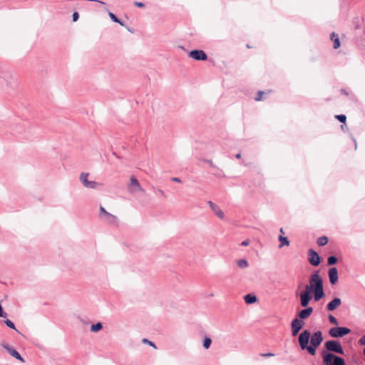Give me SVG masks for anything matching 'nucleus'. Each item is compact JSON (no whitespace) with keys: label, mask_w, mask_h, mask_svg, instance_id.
<instances>
[{"label":"nucleus","mask_w":365,"mask_h":365,"mask_svg":"<svg viewBox=\"0 0 365 365\" xmlns=\"http://www.w3.org/2000/svg\"><path fill=\"white\" fill-rule=\"evenodd\" d=\"M340 91H341V93L342 94H344V95H345V96H348V95H349L348 92H347V91H346V89H344V88H341V89L340 90Z\"/></svg>","instance_id":"nucleus-39"},{"label":"nucleus","mask_w":365,"mask_h":365,"mask_svg":"<svg viewBox=\"0 0 365 365\" xmlns=\"http://www.w3.org/2000/svg\"><path fill=\"white\" fill-rule=\"evenodd\" d=\"M171 180L176 182H181V180L177 177H173L171 178Z\"/></svg>","instance_id":"nucleus-38"},{"label":"nucleus","mask_w":365,"mask_h":365,"mask_svg":"<svg viewBox=\"0 0 365 365\" xmlns=\"http://www.w3.org/2000/svg\"><path fill=\"white\" fill-rule=\"evenodd\" d=\"M309 283L304 286V289L299 294L300 304L302 307L309 305L314 298L319 302L325 297L324 281L320 274V270H314L309 277Z\"/></svg>","instance_id":"nucleus-1"},{"label":"nucleus","mask_w":365,"mask_h":365,"mask_svg":"<svg viewBox=\"0 0 365 365\" xmlns=\"http://www.w3.org/2000/svg\"><path fill=\"white\" fill-rule=\"evenodd\" d=\"M133 4L138 8H143L145 6L144 3L139 1H134Z\"/></svg>","instance_id":"nucleus-34"},{"label":"nucleus","mask_w":365,"mask_h":365,"mask_svg":"<svg viewBox=\"0 0 365 365\" xmlns=\"http://www.w3.org/2000/svg\"><path fill=\"white\" fill-rule=\"evenodd\" d=\"M322 341L323 336L322 331H317L314 332L310 337V344L308 353L310 355H315L317 349L322 344Z\"/></svg>","instance_id":"nucleus-3"},{"label":"nucleus","mask_w":365,"mask_h":365,"mask_svg":"<svg viewBox=\"0 0 365 365\" xmlns=\"http://www.w3.org/2000/svg\"><path fill=\"white\" fill-rule=\"evenodd\" d=\"M212 343V340L209 337H205L203 340L202 346L205 349H207L210 348Z\"/></svg>","instance_id":"nucleus-27"},{"label":"nucleus","mask_w":365,"mask_h":365,"mask_svg":"<svg viewBox=\"0 0 365 365\" xmlns=\"http://www.w3.org/2000/svg\"><path fill=\"white\" fill-rule=\"evenodd\" d=\"M236 158L237 159H240L241 158V154L240 153H237L236 155H235Z\"/></svg>","instance_id":"nucleus-44"},{"label":"nucleus","mask_w":365,"mask_h":365,"mask_svg":"<svg viewBox=\"0 0 365 365\" xmlns=\"http://www.w3.org/2000/svg\"><path fill=\"white\" fill-rule=\"evenodd\" d=\"M103 328V324L102 323H101L100 322H98V323L96 324H93L91 326V331L92 332H94V333H96L98 331H99L100 330H101Z\"/></svg>","instance_id":"nucleus-20"},{"label":"nucleus","mask_w":365,"mask_h":365,"mask_svg":"<svg viewBox=\"0 0 365 365\" xmlns=\"http://www.w3.org/2000/svg\"><path fill=\"white\" fill-rule=\"evenodd\" d=\"M239 267L242 269L247 268L248 267V262L245 259H239L237 262Z\"/></svg>","instance_id":"nucleus-24"},{"label":"nucleus","mask_w":365,"mask_h":365,"mask_svg":"<svg viewBox=\"0 0 365 365\" xmlns=\"http://www.w3.org/2000/svg\"><path fill=\"white\" fill-rule=\"evenodd\" d=\"M205 162L207 163L210 166H213V163H212V160H206Z\"/></svg>","instance_id":"nucleus-42"},{"label":"nucleus","mask_w":365,"mask_h":365,"mask_svg":"<svg viewBox=\"0 0 365 365\" xmlns=\"http://www.w3.org/2000/svg\"><path fill=\"white\" fill-rule=\"evenodd\" d=\"M279 241L280 242V245L279 246V248L282 247L283 246H289V241L287 237L279 235Z\"/></svg>","instance_id":"nucleus-19"},{"label":"nucleus","mask_w":365,"mask_h":365,"mask_svg":"<svg viewBox=\"0 0 365 365\" xmlns=\"http://www.w3.org/2000/svg\"><path fill=\"white\" fill-rule=\"evenodd\" d=\"M331 40L333 41V43H334L333 48L334 49H337L340 47L341 43H340L339 36L336 34H335L334 32H333L331 34Z\"/></svg>","instance_id":"nucleus-17"},{"label":"nucleus","mask_w":365,"mask_h":365,"mask_svg":"<svg viewBox=\"0 0 365 365\" xmlns=\"http://www.w3.org/2000/svg\"><path fill=\"white\" fill-rule=\"evenodd\" d=\"M250 245V240H245L244 241H242L240 244L241 246H247Z\"/></svg>","instance_id":"nucleus-37"},{"label":"nucleus","mask_w":365,"mask_h":365,"mask_svg":"<svg viewBox=\"0 0 365 365\" xmlns=\"http://www.w3.org/2000/svg\"><path fill=\"white\" fill-rule=\"evenodd\" d=\"M344 365H346V363L344 362Z\"/></svg>","instance_id":"nucleus-47"},{"label":"nucleus","mask_w":365,"mask_h":365,"mask_svg":"<svg viewBox=\"0 0 365 365\" xmlns=\"http://www.w3.org/2000/svg\"><path fill=\"white\" fill-rule=\"evenodd\" d=\"M244 299L247 304H252L257 301V297L255 294L250 293L244 297Z\"/></svg>","instance_id":"nucleus-16"},{"label":"nucleus","mask_w":365,"mask_h":365,"mask_svg":"<svg viewBox=\"0 0 365 365\" xmlns=\"http://www.w3.org/2000/svg\"><path fill=\"white\" fill-rule=\"evenodd\" d=\"M2 346L9 353L11 356L21 362H24V358L21 356V354L12 346L9 345L8 344H3Z\"/></svg>","instance_id":"nucleus-11"},{"label":"nucleus","mask_w":365,"mask_h":365,"mask_svg":"<svg viewBox=\"0 0 365 365\" xmlns=\"http://www.w3.org/2000/svg\"><path fill=\"white\" fill-rule=\"evenodd\" d=\"M351 332V329L344 327H334L329 329V334L331 337H343Z\"/></svg>","instance_id":"nucleus-6"},{"label":"nucleus","mask_w":365,"mask_h":365,"mask_svg":"<svg viewBox=\"0 0 365 365\" xmlns=\"http://www.w3.org/2000/svg\"><path fill=\"white\" fill-rule=\"evenodd\" d=\"M328 277L331 284L334 285L338 282V269L335 267H330L328 270Z\"/></svg>","instance_id":"nucleus-12"},{"label":"nucleus","mask_w":365,"mask_h":365,"mask_svg":"<svg viewBox=\"0 0 365 365\" xmlns=\"http://www.w3.org/2000/svg\"><path fill=\"white\" fill-rule=\"evenodd\" d=\"M188 56L196 61H206L207 59V55L206 53L200 49H194L188 53Z\"/></svg>","instance_id":"nucleus-9"},{"label":"nucleus","mask_w":365,"mask_h":365,"mask_svg":"<svg viewBox=\"0 0 365 365\" xmlns=\"http://www.w3.org/2000/svg\"><path fill=\"white\" fill-rule=\"evenodd\" d=\"M311 333L308 329H304L299 336V344L302 350H307L309 352V341H310Z\"/></svg>","instance_id":"nucleus-5"},{"label":"nucleus","mask_w":365,"mask_h":365,"mask_svg":"<svg viewBox=\"0 0 365 365\" xmlns=\"http://www.w3.org/2000/svg\"><path fill=\"white\" fill-rule=\"evenodd\" d=\"M359 344L361 346H365V334L359 339Z\"/></svg>","instance_id":"nucleus-35"},{"label":"nucleus","mask_w":365,"mask_h":365,"mask_svg":"<svg viewBox=\"0 0 365 365\" xmlns=\"http://www.w3.org/2000/svg\"><path fill=\"white\" fill-rule=\"evenodd\" d=\"M79 19V14L77 11H75L73 13V15H72V19H73V22H76L78 21V19Z\"/></svg>","instance_id":"nucleus-33"},{"label":"nucleus","mask_w":365,"mask_h":365,"mask_svg":"<svg viewBox=\"0 0 365 365\" xmlns=\"http://www.w3.org/2000/svg\"><path fill=\"white\" fill-rule=\"evenodd\" d=\"M363 352H364V354L365 355V348L364 349Z\"/></svg>","instance_id":"nucleus-46"},{"label":"nucleus","mask_w":365,"mask_h":365,"mask_svg":"<svg viewBox=\"0 0 365 365\" xmlns=\"http://www.w3.org/2000/svg\"><path fill=\"white\" fill-rule=\"evenodd\" d=\"M89 174L87 173H81L79 177L80 181L82 182L83 186L86 185V183L88 181V177Z\"/></svg>","instance_id":"nucleus-23"},{"label":"nucleus","mask_w":365,"mask_h":365,"mask_svg":"<svg viewBox=\"0 0 365 365\" xmlns=\"http://www.w3.org/2000/svg\"><path fill=\"white\" fill-rule=\"evenodd\" d=\"M99 184L96 182V181H90L88 180L86 185H84V187H87V188H91V189H95L97 187V186Z\"/></svg>","instance_id":"nucleus-25"},{"label":"nucleus","mask_w":365,"mask_h":365,"mask_svg":"<svg viewBox=\"0 0 365 365\" xmlns=\"http://www.w3.org/2000/svg\"><path fill=\"white\" fill-rule=\"evenodd\" d=\"M304 309L298 312L297 315L295 317L294 319H306L308 318L313 312V308L312 307H305Z\"/></svg>","instance_id":"nucleus-13"},{"label":"nucleus","mask_w":365,"mask_h":365,"mask_svg":"<svg viewBox=\"0 0 365 365\" xmlns=\"http://www.w3.org/2000/svg\"><path fill=\"white\" fill-rule=\"evenodd\" d=\"M328 319H329V320H335V319H336V318L334 315H332V314H329Z\"/></svg>","instance_id":"nucleus-41"},{"label":"nucleus","mask_w":365,"mask_h":365,"mask_svg":"<svg viewBox=\"0 0 365 365\" xmlns=\"http://www.w3.org/2000/svg\"><path fill=\"white\" fill-rule=\"evenodd\" d=\"M208 205L210 209L215 212V214L221 220H222L225 217L224 212L220 207L212 202V201H208Z\"/></svg>","instance_id":"nucleus-14"},{"label":"nucleus","mask_w":365,"mask_h":365,"mask_svg":"<svg viewBox=\"0 0 365 365\" xmlns=\"http://www.w3.org/2000/svg\"><path fill=\"white\" fill-rule=\"evenodd\" d=\"M279 231H280V232H281V233H282V234H284V233L282 227H281V228H280V230H279Z\"/></svg>","instance_id":"nucleus-45"},{"label":"nucleus","mask_w":365,"mask_h":365,"mask_svg":"<svg viewBox=\"0 0 365 365\" xmlns=\"http://www.w3.org/2000/svg\"><path fill=\"white\" fill-rule=\"evenodd\" d=\"M261 356L263 357H269V356H274V354L272 353H264V354H261Z\"/></svg>","instance_id":"nucleus-36"},{"label":"nucleus","mask_w":365,"mask_h":365,"mask_svg":"<svg viewBox=\"0 0 365 365\" xmlns=\"http://www.w3.org/2000/svg\"><path fill=\"white\" fill-rule=\"evenodd\" d=\"M341 304V300L339 297L334 298L327 305V309L329 312L334 311Z\"/></svg>","instance_id":"nucleus-15"},{"label":"nucleus","mask_w":365,"mask_h":365,"mask_svg":"<svg viewBox=\"0 0 365 365\" xmlns=\"http://www.w3.org/2000/svg\"><path fill=\"white\" fill-rule=\"evenodd\" d=\"M329 322H330L331 324H336V325H338V324H339V323H338V322H339V321H329Z\"/></svg>","instance_id":"nucleus-43"},{"label":"nucleus","mask_w":365,"mask_h":365,"mask_svg":"<svg viewBox=\"0 0 365 365\" xmlns=\"http://www.w3.org/2000/svg\"><path fill=\"white\" fill-rule=\"evenodd\" d=\"M142 342H143V344H148L149 346H152V347H153V348L156 349V346H155V344L153 341H151L148 340V339H146V338L143 339H142Z\"/></svg>","instance_id":"nucleus-29"},{"label":"nucleus","mask_w":365,"mask_h":365,"mask_svg":"<svg viewBox=\"0 0 365 365\" xmlns=\"http://www.w3.org/2000/svg\"><path fill=\"white\" fill-rule=\"evenodd\" d=\"M130 186L135 187L137 190L143 191V189L138 182V180L135 177L130 178Z\"/></svg>","instance_id":"nucleus-18"},{"label":"nucleus","mask_w":365,"mask_h":365,"mask_svg":"<svg viewBox=\"0 0 365 365\" xmlns=\"http://www.w3.org/2000/svg\"><path fill=\"white\" fill-rule=\"evenodd\" d=\"M99 210V217L101 218L105 219L109 224L114 225L117 222L116 216L107 212L103 206H100Z\"/></svg>","instance_id":"nucleus-8"},{"label":"nucleus","mask_w":365,"mask_h":365,"mask_svg":"<svg viewBox=\"0 0 365 365\" xmlns=\"http://www.w3.org/2000/svg\"><path fill=\"white\" fill-rule=\"evenodd\" d=\"M308 262L313 267H317L322 262V258L319 255L317 252L313 249H309L307 252Z\"/></svg>","instance_id":"nucleus-7"},{"label":"nucleus","mask_w":365,"mask_h":365,"mask_svg":"<svg viewBox=\"0 0 365 365\" xmlns=\"http://www.w3.org/2000/svg\"><path fill=\"white\" fill-rule=\"evenodd\" d=\"M326 351L329 352H334L339 354H344V349L341 343L336 340H329L324 344Z\"/></svg>","instance_id":"nucleus-4"},{"label":"nucleus","mask_w":365,"mask_h":365,"mask_svg":"<svg viewBox=\"0 0 365 365\" xmlns=\"http://www.w3.org/2000/svg\"><path fill=\"white\" fill-rule=\"evenodd\" d=\"M108 15L110 19L115 23L117 20H118L119 18H118L113 13L108 11Z\"/></svg>","instance_id":"nucleus-32"},{"label":"nucleus","mask_w":365,"mask_h":365,"mask_svg":"<svg viewBox=\"0 0 365 365\" xmlns=\"http://www.w3.org/2000/svg\"><path fill=\"white\" fill-rule=\"evenodd\" d=\"M4 322L11 329H16L15 324L13 321H4Z\"/></svg>","instance_id":"nucleus-31"},{"label":"nucleus","mask_w":365,"mask_h":365,"mask_svg":"<svg viewBox=\"0 0 365 365\" xmlns=\"http://www.w3.org/2000/svg\"><path fill=\"white\" fill-rule=\"evenodd\" d=\"M305 325V321H292L291 331L292 335L296 336L298 335L299 331Z\"/></svg>","instance_id":"nucleus-10"},{"label":"nucleus","mask_w":365,"mask_h":365,"mask_svg":"<svg viewBox=\"0 0 365 365\" xmlns=\"http://www.w3.org/2000/svg\"><path fill=\"white\" fill-rule=\"evenodd\" d=\"M321 355L324 365H344V359L334 353L323 350Z\"/></svg>","instance_id":"nucleus-2"},{"label":"nucleus","mask_w":365,"mask_h":365,"mask_svg":"<svg viewBox=\"0 0 365 365\" xmlns=\"http://www.w3.org/2000/svg\"><path fill=\"white\" fill-rule=\"evenodd\" d=\"M337 262H338V258L334 255H331L327 259V265L328 266L334 265L337 263Z\"/></svg>","instance_id":"nucleus-22"},{"label":"nucleus","mask_w":365,"mask_h":365,"mask_svg":"<svg viewBox=\"0 0 365 365\" xmlns=\"http://www.w3.org/2000/svg\"><path fill=\"white\" fill-rule=\"evenodd\" d=\"M115 23H118L121 26H125V23L123 21H122L121 19H118V20H117L115 21Z\"/></svg>","instance_id":"nucleus-40"},{"label":"nucleus","mask_w":365,"mask_h":365,"mask_svg":"<svg viewBox=\"0 0 365 365\" xmlns=\"http://www.w3.org/2000/svg\"><path fill=\"white\" fill-rule=\"evenodd\" d=\"M152 189H153V192L155 194L156 196H158V197H165V192H164L163 190H162L160 189H158V188H156L155 187H153Z\"/></svg>","instance_id":"nucleus-26"},{"label":"nucleus","mask_w":365,"mask_h":365,"mask_svg":"<svg viewBox=\"0 0 365 365\" xmlns=\"http://www.w3.org/2000/svg\"><path fill=\"white\" fill-rule=\"evenodd\" d=\"M329 242V239L326 236H322L317 239V244L319 246H324L326 245Z\"/></svg>","instance_id":"nucleus-21"},{"label":"nucleus","mask_w":365,"mask_h":365,"mask_svg":"<svg viewBox=\"0 0 365 365\" xmlns=\"http://www.w3.org/2000/svg\"><path fill=\"white\" fill-rule=\"evenodd\" d=\"M335 118L340 122V123H346V116L344 114H340V115H335Z\"/></svg>","instance_id":"nucleus-28"},{"label":"nucleus","mask_w":365,"mask_h":365,"mask_svg":"<svg viewBox=\"0 0 365 365\" xmlns=\"http://www.w3.org/2000/svg\"><path fill=\"white\" fill-rule=\"evenodd\" d=\"M264 91H258L256 96L255 97V100L256 101H262V96L264 94Z\"/></svg>","instance_id":"nucleus-30"}]
</instances>
